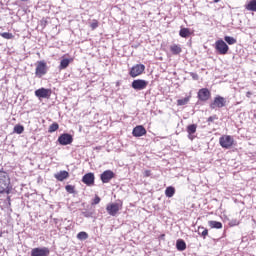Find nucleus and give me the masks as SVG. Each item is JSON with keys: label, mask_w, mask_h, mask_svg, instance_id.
Instances as JSON below:
<instances>
[{"label": "nucleus", "mask_w": 256, "mask_h": 256, "mask_svg": "<svg viewBox=\"0 0 256 256\" xmlns=\"http://www.w3.org/2000/svg\"><path fill=\"white\" fill-rule=\"evenodd\" d=\"M9 185H11V180L9 179V174L4 171H0V195H3V193H7L9 195L10 189Z\"/></svg>", "instance_id": "f257e3e1"}, {"label": "nucleus", "mask_w": 256, "mask_h": 256, "mask_svg": "<svg viewBox=\"0 0 256 256\" xmlns=\"http://www.w3.org/2000/svg\"><path fill=\"white\" fill-rule=\"evenodd\" d=\"M219 143L222 149H231L235 143V139L230 135H223L219 138Z\"/></svg>", "instance_id": "f03ea898"}, {"label": "nucleus", "mask_w": 256, "mask_h": 256, "mask_svg": "<svg viewBox=\"0 0 256 256\" xmlns=\"http://www.w3.org/2000/svg\"><path fill=\"white\" fill-rule=\"evenodd\" d=\"M225 105H227V100L223 96H216L210 103V109H223Z\"/></svg>", "instance_id": "7ed1b4c3"}, {"label": "nucleus", "mask_w": 256, "mask_h": 256, "mask_svg": "<svg viewBox=\"0 0 256 256\" xmlns=\"http://www.w3.org/2000/svg\"><path fill=\"white\" fill-rule=\"evenodd\" d=\"M215 49L218 51L219 55H227V53H229V45L221 39L215 42Z\"/></svg>", "instance_id": "20e7f679"}, {"label": "nucleus", "mask_w": 256, "mask_h": 256, "mask_svg": "<svg viewBox=\"0 0 256 256\" xmlns=\"http://www.w3.org/2000/svg\"><path fill=\"white\" fill-rule=\"evenodd\" d=\"M149 82L143 79L133 80L131 87L135 89V91H143V89H147Z\"/></svg>", "instance_id": "39448f33"}, {"label": "nucleus", "mask_w": 256, "mask_h": 256, "mask_svg": "<svg viewBox=\"0 0 256 256\" xmlns=\"http://www.w3.org/2000/svg\"><path fill=\"white\" fill-rule=\"evenodd\" d=\"M36 77H43V75H47V63L45 61H39L36 70H35Z\"/></svg>", "instance_id": "423d86ee"}, {"label": "nucleus", "mask_w": 256, "mask_h": 256, "mask_svg": "<svg viewBox=\"0 0 256 256\" xmlns=\"http://www.w3.org/2000/svg\"><path fill=\"white\" fill-rule=\"evenodd\" d=\"M144 71H145V65L136 64L130 69L129 75L132 78L139 77V75H142Z\"/></svg>", "instance_id": "0eeeda50"}, {"label": "nucleus", "mask_w": 256, "mask_h": 256, "mask_svg": "<svg viewBox=\"0 0 256 256\" xmlns=\"http://www.w3.org/2000/svg\"><path fill=\"white\" fill-rule=\"evenodd\" d=\"M123 207L122 204L119 203H111L108 204L106 207L107 213H109L112 217H115L119 211H121V208Z\"/></svg>", "instance_id": "6e6552de"}, {"label": "nucleus", "mask_w": 256, "mask_h": 256, "mask_svg": "<svg viewBox=\"0 0 256 256\" xmlns=\"http://www.w3.org/2000/svg\"><path fill=\"white\" fill-rule=\"evenodd\" d=\"M59 145H71L73 143V136L69 133L61 134L58 137Z\"/></svg>", "instance_id": "1a4fd4ad"}, {"label": "nucleus", "mask_w": 256, "mask_h": 256, "mask_svg": "<svg viewBox=\"0 0 256 256\" xmlns=\"http://www.w3.org/2000/svg\"><path fill=\"white\" fill-rule=\"evenodd\" d=\"M34 93L38 99H49L51 97V90L46 88H39Z\"/></svg>", "instance_id": "9d476101"}, {"label": "nucleus", "mask_w": 256, "mask_h": 256, "mask_svg": "<svg viewBox=\"0 0 256 256\" xmlns=\"http://www.w3.org/2000/svg\"><path fill=\"white\" fill-rule=\"evenodd\" d=\"M50 250L47 247L33 248L31 250V256H49Z\"/></svg>", "instance_id": "9b49d317"}, {"label": "nucleus", "mask_w": 256, "mask_h": 256, "mask_svg": "<svg viewBox=\"0 0 256 256\" xmlns=\"http://www.w3.org/2000/svg\"><path fill=\"white\" fill-rule=\"evenodd\" d=\"M198 99L199 101H209L211 99V91L207 88H202L198 91Z\"/></svg>", "instance_id": "f8f14e48"}, {"label": "nucleus", "mask_w": 256, "mask_h": 256, "mask_svg": "<svg viewBox=\"0 0 256 256\" xmlns=\"http://www.w3.org/2000/svg\"><path fill=\"white\" fill-rule=\"evenodd\" d=\"M102 183H109L111 179H115V172L112 170H106L100 175Z\"/></svg>", "instance_id": "ddd939ff"}, {"label": "nucleus", "mask_w": 256, "mask_h": 256, "mask_svg": "<svg viewBox=\"0 0 256 256\" xmlns=\"http://www.w3.org/2000/svg\"><path fill=\"white\" fill-rule=\"evenodd\" d=\"M82 183H84L88 187H91V186L95 185V174H93L91 172L85 174L82 177Z\"/></svg>", "instance_id": "4468645a"}, {"label": "nucleus", "mask_w": 256, "mask_h": 256, "mask_svg": "<svg viewBox=\"0 0 256 256\" xmlns=\"http://www.w3.org/2000/svg\"><path fill=\"white\" fill-rule=\"evenodd\" d=\"M132 135L133 137H143V135H147V130L145 127L139 125L133 129Z\"/></svg>", "instance_id": "2eb2a0df"}, {"label": "nucleus", "mask_w": 256, "mask_h": 256, "mask_svg": "<svg viewBox=\"0 0 256 256\" xmlns=\"http://www.w3.org/2000/svg\"><path fill=\"white\" fill-rule=\"evenodd\" d=\"M54 177L57 181H65V179L69 178V172L63 170L55 174Z\"/></svg>", "instance_id": "dca6fc26"}, {"label": "nucleus", "mask_w": 256, "mask_h": 256, "mask_svg": "<svg viewBox=\"0 0 256 256\" xmlns=\"http://www.w3.org/2000/svg\"><path fill=\"white\" fill-rule=\"evenodd\" d=\"M208 225L211 227V229H223V223L219 221L210 220L208 221Z\"/></svg>", "instance_id": "f3484780"}, {"label": "nucleus", "mask_w": 256, "mask_h": 256, "mask_svg": "<svg viewBox=\"0 0 256 256\" xmlns=\"http://www.w3.org/2000/svg\"><path fill=\"white\" fill-rule=\"evenodd\" d=\"M187 133L189 134V139H193L191 135H194V133H197V124H190L187 126Z\"/></svg>", "instance_id": "a211bd4d"}, {"label": "nucleus", "mask_w": 256, "mask_h": 256, "mask_svg": "<svg viewBox=\"0 0 256 256\" xmlns=\"http://www.w3.org/2000/svg\"><path fill=\"white\" fill-rule=\"evenodd\" d=\"M176 248L178 251H185L187 249V244L185 243V240L178 239L176 242Z\"/></svg>", "instance_id": "6ab92c4d"}, {"label": "nucleus", "mask_w": 256, "mask_h": 256, "mask_svg": "<svg viewBox=\"0 0 256 256\" xmlns=\"http://www.w3.org/2000/svg\"><path fill=\"white\" fill-rule=\"evenodd\" d=\"M71 63V59L64 58L60 61L59 69L60 71H63V69H67L69 67V64Z\"/></svg>", "instance_id": "aec40b11"}, {"label": "nucleus", "mask_w": 256, "mask_h": 256, "mask_svg": "<svg viewBox=\"0 0 256 256\" xmlns=\"http://www.w3.org/2000/svg\"><path fill=\"white\" fill-rule=\"evenodd\" d=\"M170 51L173 55H179V53H181L183 50L181 49V46L174 44L170 46Z\"/></svg>", "instance_id": "412c9836"}, {"label": "nucleus", "mask_w": 256, "mask_h": 256, "mask_svg": "<svg viewBox=\"0 0 256 256\" xmlns=\"http://www.w3.org/2000/svg\"><path fill=\"white\" fill-rule=\"evenodd\" d=\"M179 35L180 37H183V39H187V37L191 35V31L189 30V28H182L179 31Z\"/></svg>", "instance_id": "4be33fe9"}, {"label": "nucleus", "mask_w": 256, "mask_h": 256, "mask_svg": "<svg viewBox=\"0 0 256 256\" xmlns=\"http://www.w3.org/2000/svg\"><path fill=\"white\" fill-rule=\"evenodd\" d=\"M247 11H256V0H251L246 6Z\"/></svg>", "instance_id": "5701e85b"}, {"label": "nucleus", "mask_w": 256, "mask_h": 256, "mask_svg": "<svg viewBox=\"0 0 256 256\" xmlns=\"http://www.w3.org/2000/svg\"><path fill=\"white\" fill-rule=\"evenodd\" d=\"M165 195L168 198L173 197V195H175V187H173V186L167 187L165 190Z\"/></svg>", "instance_id": "b1692460"}, {"label": "nucleus", "mask_w": 256, "mask_h": 256, "mask_svg": "<svg viewBox=\"0 0 256 256\" xmlns=\"http://www.w3.org/2000/svg\"><path fill=\"white\" fill-rule=\"evenodd\" d=\"M198 235H201L205 239L209 235V230L205 227H198Z\"/></svg>", "instance_id": "393cba45"}, {"label": "nucleus", "mask_w": 256, "mask_h": 256, "mask_svg": "<svg viewBox=\"0 0 256 256\" xmlns=\"http://www.w3.org/2000/svg\"><path fill=\"white\" fill-rule=\"evenodd\" d=\"M189 101H191V96L185 97L183 99H178L177 105H178V107H181L183 105H187V103H189Z\"/></svg>", "instance_id": "a878e982"}, {"label": "nucleus", "mask_w": 256, "mask_h": 256, "mask_svg": "<svg viewBox=\"0 0 256 256\" xmlns=\"http://www.w3.org/2000/svg\"><path fill=\"white\" fill-rule=\"evenodd\" d=\"M59 129V124L57 122L52 123L48 128V133H55Z\"/></svg>", "instance_id": "bb28decb"}, {"label": "nucleus", "mask_w": 256, "mask_h": 256, "mask_svg": "<svg viewBox=\"0 0 256 256\" xmlns=\"http://www.w3.org/2000/svg\"><path fill=\"white\" fill-rule=\"evenodd\" d=\"M224 41H226L228 45H235V43H237V39L233 38L232 36H225Z\"/></svg>", "instance_id": "cd10ccee"}, {"label": "nucleus", "mask_w": 256, "mask_h": 256, "mask_svg": "<svg viewBox=\"0 0 256 256\" xmlns=\"http://www.w3.org/2000/svg\"><path fill=\"white\" fill-rule=\"evenodd\" d=\"M77 239L80 241H85V239H89V234H87V232H79L77 234Z\"/></svg>", "instance_id": "c85d7f7f"}, {"label": "nucleus", "mask_w": 256, "mask_h": 256, "mask_svg": "<svg viewBox=\"0 0 256 256\" xmlns=\"http://www.w3.org/2000/svg\"><path fill=\"white\" fill-rule=\"evenodd\" d=\"M23 131H25V127H23V125L14 126V133H17V135H21Z\"/></svg>", "instance_id": "c756f323"}, {"label": "nucleus", "mask_w": 256, "mask_h": 256, "mask_svg": "<svg viewBox=\"0 0 256 256\" xmlns=\"http://www.w3.org/2000/svg\"><path fill=\"white\" fill-rule=\"evenodd\" d=\"M0 37H3V39H13V34L9 32H3L0 33Z\"/></svg>", "instance_id": "7c9ffc66"}, {"label": "nucleus", "mask_w": 256, "mask_h": 256, "mask_svg": "<svg viewBox=\"0 0 256 256\" xmlns=\"http://www.w3.org/2000/svg\"><path fill=\"white\" fill-rule=\"evenodd\" d=\"M65 190L67 191V193L73 194V193H75V186H73V185H66L65 186Z\"/></svg>", "instance_id": "2f4dec72"}, {"label": "nucleus", "mask_w": 256, "mask_h": 256, "mask_svg": "<svg viewBox=\"0 0 256 256\" xmlns=\"http://www.w3.org/2000/svg\"><path fill=\"white\" fill-rule=\"evenodd\" d=\"M239 220H237V219H232V220H230L229 221V226L230 227H237V225H239Z\"/></svg>", "instance_id": "473e14b6"}, {"label": "nucleus", "mask_w": 256, "mask_h": 256, "mask_svg": "<svg viewBox=\"0 0 256 256\" xmlns=\"http://www.w3.org/2000/svg\"><path fill=\"white\" fill-rule=\"evenodd\" d=\"M190 77H192L194 81H199V75L195 72H191Z\"/></svg>", "instance_id": "72a5a7b5"}, {"label": "nucleus", "mask_w": 256, "mask_h": 256, "mask_svg": "<svg viewBox=\"0 0 256 256\" xmlns=\"http://www.w3.org/2000/svg\"><path fill=\"white\" fill-rule=\"evenodd\" d=\"M99 203H101V198L96 196L92 202V205H99Z\"/></svg>", "instance_id": "f704fd0d"}, {"label": "nucleus", "mask_w": 256, "mask_h": 256, "mask_svg": "<svg viewBox=\"0 0 256 256\" xmlns=\"http://www.w3.org/2000/svg\"><path fill=\"white\" fill-rule=\"evenodd\" d=\"M91 29H97L99 27V23L97 22V20H94V22H92L90 24Z\"/></svg>", "instance_id": "c9c22d12"}, {"label": "nucleus", "mask_w": 256, "mask_h": 256, "mask_svg": "<svg viewBox=\"0 0 256 256\" xmlns=\"http://www.w3.org/2000/svg\"><path fill=\"white\" fill-rule=\"evenodd\" d=\"M215 119H217V115H214V116H210L207 121L208 123H213V121H215Z\"/></svg>", "instance_id": "e433bc0d"}, {"label": "nucleus", "mask_w": 256, "mask_h": 256, "mask_svg": "<svg viewBox=\"0 0 256 256\" xmlns=\"http://www.w3.org/2000/svg\"><path fill=\"white\" fill-rule=\"evenodd\" d=\"M144 177H151V170H145Z\"/></svg>", "instance_id": "4c0bfd02"}, {"label": "nucleus", "mask_w": 256, "mask_h": 256, "mask_svg": "<svg viewBox=\"0 0 256 256\" xmlns=\"http://www.w3.org/2000/svg\"><path fill=\"white\" fill-rule=\"evenodd\" d=\"M84 217H91V213L89 212H83Z\"/></svg>", "instance_id": "58836bf2"}, {"label": "nucleus", "mask_w": 256, "mask_h": 256, "mask_svg": "<svg viewBox=\"0 0 256 256\" xmlns=\"http://www.w3.org/2000/svg\"><path fill=\"white\" fill-rule=\"evenodd\" d=\"M251 95H253V93H251V92H249V91L246 93V97H248V98H250Z\"/></svg>", "instance_id": "ea45409f"}, {"label": "nucleus", "mask_w": 256, "mask_h": 256, "mask_svg": "<svg viewBox=\"0 0 256 256\" xmlns=\"http://www.w3.org/2000/svg\"><path fill=\"white\" fill-rule=\"evenodd\" d=\"M214 1V3H219V1H221V0H213Z\"/></svg>", "instance_id": "a19ab883"}, {"label": "nucleus", "mask_w": 256, "mask_h": 256, "mask_svg": "<svg viewBox=\"0 0 256 256\" xmlns=\"http://www.w3.org/2000/svg\"><path fill=\"white\" fill-rule=\"evenodd\" d=\"M20 1H27V0H20Z\"/></svg>", "instance_id": "79ce46f5"}, {"label": "nucleus", "mask_w": 256, "mask_h": 256, "mask_svg": "<svg viewBox=\"0 0 256 256\" xmlns=\"http://www.w3.org/2000/svg\"><path fill=\"white\" fill-rule=\"evenodd\" d=\"M0 237H1V234H0Z\"/></svg>", "instance_id": "37998d69"}]
</instances>
